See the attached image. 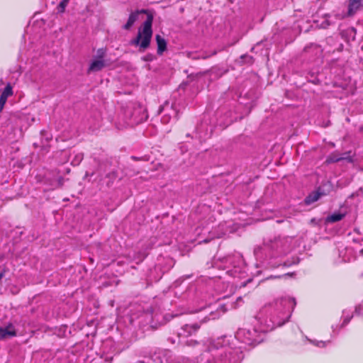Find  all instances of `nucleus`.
I'll return each mask as SVG.
<instances>
[{"label": "nucleus", "instance_id": "nucleus-5", "mask_svg": "<svg viewBox=\"0 0 363 363\" xmlns=\"http://www.w3.org/2000/svg\"><path fill=\"white\" fill-rule=\"evenodd\" d=\"M147 10L142 9V10H138L134 12H132L128 17L127 23L123 26V29L125 30H129L133 24L138 20L139 15L140 13H147Z\"/></svg>", "mask_w": 363, "mask_h": 363}, {"label": "nucleus", "instance_id": "nucleus-4", "mask_svg": "<svg viewBox=\"0 0 363 363\" xmlns=\"http://www.w3.org/2000/svg\"><path fill=\"white\" fill-rule=\"evenodd\" d=\"M238 336L239 338L244 336L242 341L248 345L257 344L259 342L257 339V331L255 330H252V331L246 330L245 329L239 330L238 332Z\"/></svg>", "mask_w": 363, "mask_h": 363}, {"label": "nucleus", "instance_id": "nucleus-15", "mask_svg": "<svg viewBox=\"0 0 363 363\" xmlns=\"http://www.w3.org/2000/svg\"><path fill=\"white\" fill-rule=\"evenodd\" d=\"M328 16H325V18L323 21V22L319 25V27L321 28H327L330 25V22L328 19Z\"/></svg>", "mask_w": 363, "mask_h": 363}, {"label": "nucleus", "instance_id": "nucleus-19", "mask_svg": "<svg viewBox=\"0 0 363 363\" xmlns=\"http://www.w3.org/2000/svg\"><path fill=\"white\" fill-rule=\"evenodd\" d=\"M4 272H1V273H0V281H1V279L4 277Z\"/></svg>", "mask_w": 363, "mask_h": 363}, {"label": "nucleus", "instance_id": "nucleus-17", "mask_svg": "<svg viewBox=\"0 0 363 363\" xmlns=\"http://www.w3.org/2000/svg\"><path fill=\"white\" fill-rule=\"evenodd\" d=\"M216 53H217V52H216V50H214V51L212 52V54L211 55V56H212V55H216ZM208 57H210V55H205V56L201 57V58H203V59H206V58H208Z\"/></svg>", "mask_w": 363, "mask_h": 363}, {"label": "nucleus", "instance_id": "nucleus-8", "mask_svg": "<svg viewBox=\"0 0 363 363\" xmlns=\"http://www.w3.org/2000/svg\"><path fill=\"white\" fill-rule=\"evenodd\" d=\"M199 326L197 324L185 325L182 328V331L179 333L180 336L187 337L193 333L198 330Z\"/></svg>", "mask_w": 363, "mask_h": 363}, {"label": "nucleus", "instance_id": "nucleus-21", "mask_svg": "<svg viewBox=\"0 0 363 363\" xmlns=\"http://www.w3.org/2000/svg\"><path fill=\"white\" fill-rule=\"evenodd\" d=\"M320 345H325V343H324L323 342H320V343H319V344H318L317 345L320 346Z\"/></svg>", "mask_w": 363, "mask_h": 363}, {"label": "nucleus", "instance_id": "nucleus-16", "mask_svg": "<svg viewBox=\"0 0 363 363\" xmlns=\"http://www.w3.org/2000/svg\"><path fill=\"white\" fill-rule=\"evenodd\" d=\"M6 101H7L6 99L0 97V111H1L2 109L4 108V106L6 102Z\"/></svg>", "mask_w": 363, "mask_h": 363}, {"label": "nucleus", "instance_id": "nucleus-11", "mask_svg": "<svg viewBox=\"0 0 363 363\" xmlns=\"http://www.w3.org/2000/svg\"><path fill=\"white\" fill-rule=\"evenodd\" d=\"M320 194L318 192L313 193L310 195H308L306 199L305 202L306 204H311L316 201H318L320 198Z\"/></svg>", "mask_w": 363, "mask_h": 363}, {"label": "nucleus", "instance_id": "nucleus-7", "mask_svg": "<svg viewBox=\"0 0 363 363\" xmlns=\"http://www.w3.org/2000/svg\"><path fill=\"white\" fill-rule=\"evenodd\" d=\"M16 332L12 323H9L5 328L0 327V339H4L7 337H14Z\"/></svg>", "mask_w": 363, "mask_h": 363}, {"label": "nucleus", "instance_id": "nucleus-9", "mask_svg": "<svg viewBox=\"0 0 363 363\" xmlns=\"http://www.w3.org/2000/svg\"><path fill=\"white\" fill-rule=\"evenodd\" d=\"M155 40L157 45V54L161 55L167 49V42L165 39L160 35H156Z\"/></svg>", "mask_w": 363, "mask_h": 363}, {"label": "nucleus", "instance_id": "nucleus-2", "mask_svg": "<svg viewBox=\"0 0 363 363\" xmlns=\"http://www.w3.org/2000/svg\"><path fill=\"white\" fill-rule=\"evenodd\" d=\"M152 22L153 16L148 13L146 20L138 28L136 37L130 41V44L138 47L141 52H144L150 47L152 37Z\"/></svg>", "mask_w": 363, "mask_h": 363}, {"label": "nucleus", "instance_id": "nucleus-10", "mask_svg": "<svg viewBox=\"0 0 363 363\" xmlns=\"http://www.w3.org/2000/svg\"><path fill=\"white\" fill-rule=\"evenodd\" d=\"M13 94L12 87L10 84H8L2 91L0 97L7 100L8 97Z\"/></svg>", "mask_w": 363, "mask_h": 363}, {"label": "nucleus", "instance_id": "nucleus-20", "mask_svg": "<svg viewBox=\"0 0 363 363\" xmlns=\"http://www.w3.org/2000/svg\"><path fill=\"white\" fill-rule=\"evenodd\" d=\"M266 315V318L267 317V315L264 313H262V311L260 312V315ZM259 318H263L262 316H259Z\"/></svg>", "mask_w": 363, "mask_h": 363}, {"label": "nucleus", "instance_id": "nucleus-18", "mask_svg": "<svg viewBox=\"0 0 363 363\" xmlns=\"http://www.w3.org/2000/svg\"><path fill=\"white\" fill-rule=\"evenodd\" d=\"M58 184L60 186H62L63 185V178L62 177H60L58 179Z\"/></svg>", "mask_w": 363, "mask_h": 363}, {"label": "nucleus", "instance_id": "nucleus-3", "mask_svg": "<svg viewBox=\"0 0 363 363\" xmlns=\"http://www.w3.org/2000/svg\"><path fill=\"white\" fill-rule=\"evenodd\" d=\"M97 54L98 57L94 60L89 65L87 70L88 73L99 72L106 66L105 61L103 60L105 55V50L104 49H99L97 51Z\"/></svg>", "mask_w": 363, "mask_h": 363}, {"label": "nucleus", "instance_id": "nucleus-13", "mask_svg": "<svg viewBox=\"0 0 363 363\" xmlns=\"http://www.w3.org/2000/svg\"><path fill=\"white\" fill-rule=\"evenodd\" d=\"M342 159H343V157H341L336 154H332L328 157V158L326 160V162H328V163L336 162H339V161L342 160Z\"/></svg>", "mask_w": 363, "mask_h": 363}, {"label": "nucleus", "instance_id": "nucleus-12", "mask_svg": "<svg viewBox=\"0 0 363 363\" xmlns=\"http://www.w3.org/2000/svg\"><path fill=\"white\" fill-rule=\"evenodd\" d=\"M344 217V214L342 213H333L329 217H328L327 220L329 222L335 223L341 220Z\"/></svg>", "mask_w": 363, "mask_h": 363}, {"label": "nucleus", "instance_id": "nucleus-14", "mask_svg": "<svg viewBox=\"0 0 363 363\" xmlns=\"http://www.w3.org/2000/svg\"><path fill=\"white\" fill-rule=\"evenodd\" d=\"M69 0H62L58 5L57 9L60 13H64L65 8L68 5Z\"/></svg>", "mask_w": 363, "mask_h": 363}, {"label": "nucleus", "instance_id": "nucleus-6", "mask_svg": "<svg viewBox=\"0 0 363 363\" xmlns=\"http://www.w3.org/2000/svg\"><path fill=\"white\" fill-rule=\"evenodd\" d=\"M363 6V0H348L347 16H352Z\"/></svg>", "mask_w": 363, "mask_h": 363}, {"label": "nucleus", "instance_id": "nucleus-1", "mask_svg": "<svg viewBox=\"0 0 363 363\" xmlns=\"http://www.w3.org/2000/svg\"><path fill=\"white\" fill-rule=\"evenodd\" d=\"M296 303L292 298H281L265 306L262 313L267 315L263 320L269 330L280 327L289 321Z\"/></svg>", "mask_w": 363, "mask_h": 363}]
</instances>
